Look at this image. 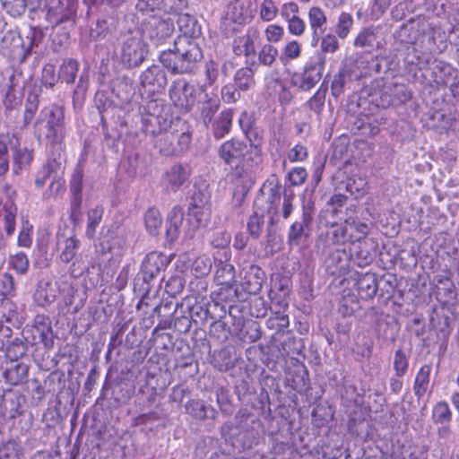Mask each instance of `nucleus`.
I'll return each instance as SVG.
<instances>
[{"mask_svg":"<svg viewBox=\"0 0 459 459\" xmlns=\"http://www.w3.org/2000/svg\"><path fill=\"white\" fill-rule=\"evenodd\" d=\"M224 165L230 167V177L238 184L253 182V169L262 162V151L257 144L231 138L222 143L217 151Z\"/></svg>","mask_w":459,"mask_h":459,"instance_id":"1","label":"nucleus"},{"mask_svg":"<svg viewBox=\"0 0 459 459\" xmlns=\"http://www.w3.org/2000/svg\"><path fill=\"white\" fill-rule=\"evenodd\" d=\"M190 30L174 40L173 48L161 52L160 62L172 74H192L203 59V51L195 39L189 37Z\"/></svg>","mask_w":459,"mask_h":459,"instance_id":"2","label":"nucleus"},{"mask_svg":"<svg viewBox=\"0 0 459 459\" xmlns=\"http://www.w3.org/2000/svg\"><path fill=\"white\" fill-rule=\"evenodd\" d=\"M34 134L39 141L46 140L50 151L64 152L65 136V108L59 105H50L41 109L34 123Z\"/></svg>","mask_w":459,"mask_h":459,"instance_id":"3","label":"nucleus"},{"mask_svg":"<svg viewBox=\"0 0 459 459\" xmlns=\"http://www.w3.org/2000/svg\"><path fill=\"white\" fill-rule=\"evenodd\" d=\"M169 257L160 252H151L143 259L140 272L134 279V292L141 299L137 307L148 305L145 299L154 287L157 278L169 264Z\"/></svg>","mask_w":459,"mask_h":459,"instance_id":"4","label":"nucleus"},{"mask_svg":"<svg viewBox=\"0 0 459 459\" xmlns=\"http://www.w3.org/2000/svg\"><path fill=\"white\" fill-rule=\"evenodd\" d=\"M314 215V203L310 200L303 201L301 218L290 225L288 232V244L290 247H299L310 237Z\"/></svg>","mask_w":459,"mask_h":459,"instance_id":"5","label":"nucleus"},{"mask_svg":"<svg viewBox=\"0 0 459 459\" xmlns=\"http://www.w3.org/2000/svg\"><path fill=\"white\" fill-rule=\"evenodd\" d=\"M325 63L326 57L322 54H317L316 58H312L306 64L300 75L292 78V84L302 91H310L322 79Z\"/></svg>","mask_w":459,"mask_h":459,"instance_id":"6","label":"nucleus"},{"mask_svg":"<svg viewBox=\"0 0 459 459\" xmlns=\"http://www.w3.org/2000/svg\"><path fill=\"white\" fill-rule=\"evenodd\" d=\"M148 53L147 46L139 35L127 36L121 46L120 59L128 68L139 66Z\"/></svg>","mask_w":459,"mask_h":459,"instance_id":"7","label":"nucleus"},{"mask_svg":"<svg viewBox=\"0 0 459 459\" xmlns=\"http://www.w3.org/2000/svg\"><path fill=\"white\" fill-rule=\"evenodd\" d=\"M174 32V22L170 18L150 16L143 24V35L154 45L162 44Z\"/></svg>","mask_w":459,"mask_h":459,"instance_id":"8","label":"nucleus"},{"mask_svg":"<svg viewBox=\"0 0 459 459\" xmlns=\"http://www.w3.org/2000/svg\"><path fill=\"white\" fill-rule=\"evenodd\" d=\"M170 100L179 109L188 112L192 109L196 100V90L186 79L175 80L169 91Z\"/></svg>","mask_w":459,"mask_h":459,"instance_id":"9","label":"nucleus"},{"mask_svg":"<svg viewBox=\"0 0 459 459\" xmlns=\"http://www.w3.org/2000/svg\"><path fill=\"white\" fill-rule=\"evenodd\" d=\"M32 45L33 41L30 42V48L24 49L23 41L19 32L10 30L4 34L1 39L0 51L8 58H20L23 62L30 54Z\"/></svg>","mask_w":459,"mask_h":459,"instance_id":"10","label":"nucleus"},{"mask_svg":"<svg viewBox=\"0 0 459 459\" xmlns=\"http://www.w3.org/2000/svg\"><path fill=\"white\" fill-rule=\"evenodd\" d=\"M192 169L186 163L172 165L163 175V185L166 191L177 192L190 178Z\"/></svg>","mask_w":459,"mask_h":459,"instance_id":"11","label":"nucleus"},{"mask_svg":"<svg viewBox=\"0 0 459 459\" xmlns=\"http://www.w3.org/2000/svg\"><path fill=\"white\" fill-rule=\"evenodd\" d=\"M140 82L148 92L159 93L167 86V74L160 66L152 65L141 74Z\"/></svg>","mask_w":459,"mask_h":459,"instance_id":"12","label":"nucleus"},{"mask_svg":"<svg viewBox=\"0 0 459 459\" xmlns=\"http://www.w3.org/2000/svg\"><path fill=\"white\" fill-rule=\"evenodd\" d=\"M64 152H56L51 151V157L37 173L35 185L38 187L45 186L48 179L53 180L57 178V174H62L64 169Z\"/></svg>","mask_w":459,"mask_h":459,"instance_id":"13","label":"nucleus"},{"mask_svg":"<svg viewBox=\"0 0 459 459\" xmlns=\"http://www.w3.org/2000/svg\"><path fill=\"white\" fill-rule=\"evenodd\" d=\"M260 40V33L256 28H248L247 32L233 40V52L237 56H251L255 55V46Z\"/></svg>","mask_w":459,"mask_h":459,"instance_id":"14","label":"nucleus"},{"mask_svg":"<svg viewBox=\"0 0 459 459\" xmlns=\"http://www.w3.org/2000/svg\"><path fill=\"white\" fill-rule=\"evenodd\" d=\"M308 22L312 30L311 45L316 47L326 30L327 18L325 12L317 6L308 11Z\"/></svg>","mask_w":459,"mask_h":459,"instance_id":"15","label":"nucleus"},{"mask_svg":"<svg viewBox=\"0 0 459 459\" xmlns=\"http://www.w3.org/2000/svg\"><path fill=\"white\" fill-rule=\"evenodd\" d=\"M355 285L360 299L370 300L377 295L378 290L377 274L373 273H357Z\"/></svg>","mask_w":459,"mask_h":459,"instance_id":"16","label":"nucleus"},{"mask_svg":"<svg viewBox=\"0 0 459 459\" xmlns=\"http://www.w3.org/2000/svg\"><path fill=\"white\" fill-rule=\"evenodd\" d=\"M325 263L330 274L341 276L349 269L350 257L344 249H335L329 254Z\"/></svg>","mask_w":459,"mask_h":459,"instance_id":"17","label":"nucleus"},{"mask_svg":"<svg viewBox=\"0 0 459 459\" xmlns=\"http://www.w3.org/2000/svg\"><path fill=\"white\" fill-rule=\"evenodd\" d=\"M179 304L174 301L172 298L162 299L160 303L153 309V314L160 317L159 326L161 329L172 327V316L177 313Z\"/></svg>","mask_w":459,"mask_h":459,"instance_id":"18","label":"nucleus"},{"mask_svg":"<svg viewBox=\"0 0 459 459\" xmlns=\"http://www.w3.org/2000/svg\"><path fill=\"white\" fill-rule=\"evenodd\" d=\"M233 121V110L230 108L222 110L211 124V133L216 140L224 138L230 134Z\"/></svg>","mask_w":459,"mask_h":459,"instance_id":"19","label":"nucleus"},{"mask_svg":"<svg viewBox=\"0 0 459 459\" xmlns=\"http://www.w3.org/2000/svg\"><path fill=\"white\" fill-rule=\"evenodd\" d=\"M435 296L443 307L454 306L457 299V291L455 283L448 278L440 279Z\"/></svg>","mask_w":459,"mask_h":459,"instance_id":"20","label":"nucleus"},{"mask_svg":"<svg viewBox=\"0 0 459 459\" xmlns=\"http://www.w3.org/2000/svg\"><path fill=\"white\" fill-rule=\"evenodd\" d=\"M258 420L259 419L247 409H240L235 415V425L233 426V424L230 422L223 424L221 429V434L225 438L228 437H230L234 430L239 431L243 428L248 427L252 421Z\"/></svg>","mask_w":459,"mask_h":459,"instance_id":"21","label":"nucleus"},{"mask_svg":"<svg viewBox=\"0 0 459 459\" xmlns=\"http://www.w3.org/2000/svg\"><path fill=\"white\" fill-rule=\"evenodd\" d=\"M263 432V424L260 420L252 421L248 427L243 428L238 432L244 448H251L257 445Z\"/></svg>","mask_w":459,"mask_h":459,"instance_id":"22","label":"nucleus"},{"mask_svg":"<svg viewBox=\"0 0 459 459\" xmlns=\"http://www.w3.org/2000/svg\"><path fill=\"white\" fill-rule=\"evenodd\" d=\"M184 221V211L180 206H174L169 213L166 236L169 241L176 240L180 233V228Z\"/></svg>","mask_w":459,"mask_h":459,"instance_id":"23","label":"nucleus"},{"mask_svg":"<svg viewBox=\"0 0 459 459\" xmlns=\"http://www.w3.org/2000/svg\"><path fill=\"white\" fill-rule=\"evenodd\" d=\"M264 278V271L256 265H251L246 272L245 290L249 294H257L262 290Z\"/></svg>","mask_w":459,"mask_h":459,"instance_id":"24","label":"nucleus"},{"mask_svg":"<svg viewBox=\"0 0 459 459\" xmlns=\"http://www.w3.org/2000/svg\"><path fill=\"white\" fill-rule=\"evenodd\" d=\"M186 411L196 420L215 419L216 410L201 400H191L186 404Z\"/></svg>","mask_w":459,"mask_h":459,"instance_id":"25","label":"nucleus"},{"mask_svg":"<svg viewBox=\"0 0 459 459\" xmlns=\"http://www.w3.org/2000/svg\"><path fill=\"white\" fill-rule=\"evenodd\" d=\"M142 122L143 132L152 136L160 135L163 131H166L170 125L167 117H143Z\"/></svg>","mask_w":459,"mask_h":459,"instance_id":"26","label":"nucleus"},{"mask_svg":"<svg viewBox=\"0 0 459 459\" xmlns=\"http://www.w3.org/2000/svg\"><path fill=\"white\" fill-rule=\"evenodd\" d=\"M11 149L13 151V166L17 169H22L30 165L32 160V153L26 147L21 148L18 138H15L14 143L10 141Z\"/></svg>","mask_w":459,"mask_h":459,"instance_id":"27","label":"nucleus"},{"mask_svg":"<svg viewBox=\"0 0 459 459\" xmlns=\"http://www.w3.org/2000/svg\"><path fill=\"white\" fill-rule=\"evenodd\" d=\"M431 366L423 365L418 371L414 385L413 391L418 399H420L428 391L430 380Z\"/></svg>","mask_w":459,"mask_h":459,"instance_id":"28","label":"nucleus"},{"mask_svg":"<svg viewBox=\"0 0 459 459\" xmlns=\"http://www.w3.org/2000/svg\"><path fill=\"white\" fill-rule=\"evenodd\" d=\"M206 97H208L206 95ZM221 106L220 100L217 97H209L200 106V117L205 126L214 119V116Z\"/></svg>","mask_w":459,"mask_h":459,"instance_id":"29","label":"nucleus"},{"mask_svg":"<svg viewBox=\"0 0 459 459\" xmlns=\"http://www.w3.org/2000/svg\"><path fill=\"white\" fill-rule=\"evenodd\" d=\"M237 358L228 348L221 349L218 351L213 359V367L221 372H227L236 366Z\"/></svg>","mask_w":459,"mask_h":459,"instance_id":"30","label":"nucleus"},{"mask_svg":"<svg viewBox=\"0 0 459 459\" xmlns=\"http://www.w3.org/2000/svg\"><path fill=\"white\" fill-rule=\"evenodd\" d=\"M374 242L372 240H364L359 242L356 251L358 265L360 267L371 264L375 258Z\"/></svg>","mask_w":459,"mask_h":459,"instance_id":"31","label":"nucleus"},{"mask_svg":"<svg viewBox=\"0 0 459 459\" xmlns=\"http://www.w3.org/2000/svg\"><path fill=\"white\" fill-rule=\"evenodd\" d=\"M39 104V100L38 95L29 94L25 103L22 121V123H18V125L15 126L16 128L22 130L31 123L36 112L38 111Z\"/></svg>","mask_w":459,"mask_h":459,"instance_id":"32","label":"nucleus"},{"mask_svg":"<svg viewBox=\"0 0 459 459\" xmlns=\"http://www.w3.org/2000/svg\"><path fill=\"white\" fill-rule=\"evenodd\" d=\"M204 207H212L211 193L208 190V186H204V187H200L195 186L188 209Z\"/></svg>","mask_w":459,"mask_h":459,"instance_id":"33","label":"nucleus"},{"mask_svg":"<svg viewBox=\"0 0 459 459\" xmlns=\"http://www.w3.org/2000/svg\"><path fill=\"white\" fill-rule=\"evenodd\" d=\"M247 11L240 0H230L226 6L227 19L236 23L245 22L247 18Z\"/></svg>","mask_w":459,"mask_h":459,"instance_id":"34","label":"nucleus"},{"mask_svg":"<svg viewBox=\"0 0 459 459\" xmlns=\"http://www.w3.org/2000/svg\"><path fill=\"white\" fill-rule=\"evenodd\" d=\"M188 217L195 228L207 227L212 217V207L188 209Z\"/></svg>","mask_w":459,"mask_h":459,"instance_id":"35","label":"nucleus"},{"mask_svg":"<svg viewBox=\"0 0 459 459\" xmlns=\"http://www.w3.org/2000/svg\"><path fill=\"white\" fill-rule=\"evenodd\" d=\"M29 373V367L24 363H18L6 370V380L13 385H20L26 381Z\"/></svg>","mask_w":459,"mask_h":459,"instance_id":"36","label":"nucleus"},{"mask_svg":"<svg viewBox=\"0 0 459 459\" xmlns=\"http://www.w3.org/2000/svg\"><path fill=\"white\" fill-rule=\"evenodd\" d=\"M237 87L241 91H247L255 85L254 71L250 67L238 69L234 76Z\"/></svg>","mask_w":459,"mask_h":459,"instance_id":"37","label":"nucleus"},{"mask_svg":"<svg viewBox=\"0 0 459 459\" xmlns=\"http://www.w3.org/2000/svg\"><path fill=\"white\" fill-rule=\"evenodd\" d=\"M204 83L201 89L204 91L207 87L212 86L220 75V65L214 60H208L204 66Z\"/></svg>","mask_w":459,"mask_h":459,"instance_id":"38","label":"nucleus"},{"mask_svg":"<svg viewBox=\"0 0 459 459\" xmlns=\"http://www.w3.org/2000/svg\"><path fill=\"white\" fill-rule=\"evenodd\" d=\"M4 104L6 111L8 112V117H11L13 113L17 111V108L22 104V95L18 92L14 87L10 85L8 90L5 92V96L4 99Z\"/></svg>","mask_w":459,"mask_h":459,"instance_id":"39","label":"nucleus"},{"mask_svg":"<svg viewBox=\"0 0 459 459\" xmlns=\"http://www.w3.org/2000/svg\"><path fill=\"white\" fill-rule=\"evenodd\" d=\"M326 92L327 86H325V82H323L320 88L307 102V106L308 107V108L316 115H320L321 112L323 111V108L325 107Z\"/></svg>","mask_w":459,"mask_h":459,"instance_id":"40","label":"nucleus"},{"mask_svg":"<svg viewBox=\"0 0 459 459\" xmlns=\"http://www.w3.org/2000/svg\"><path fill=\"white\" fill-rule=\"evenodd\" d=\"M432 420L435 423L447 424L452 420V412L446 402L437 403L432 411Z\"/></svg>","mask_w":459,"mask_h":459,"instance_id":"41","label":"nucleus"},{"mask_svg":"<svg viewBox=\"0 0 459 459\" xmlns=\"http://www.w3.org/2000/svg\"><path fill=\"white\" fill-rule=\"evenodd\" d=\"M157 137L155 145L160 149V153L163 155H170L175 152L173 142L176 139V135H174L173 133L163 131Z\"/></svg>","mask_w":459,"mask_h":459,"instance_id":"42","label":"nucleus"},{"mask_svg":"<svg viewBox=\"0 0 459 459\" xmlns=\"http://www.w3.org/2000/svg\"><path fill=\"white\" fill-rule=\"evenodd\" d=\"M145 226L152 235L158 234L159 229L162 224V217L159 210L155 208L149 209L144 216Z\"/></svg>","mask_w":459,"mask_h":459,"instance_id":"43","label":"nucleus"},{"mask_svg":"<svg viewBox=\"0 0 459 459\" xmlns=\"http://www.w3.org/2000/svg\"><path fill=\"white\" fill-rule=\"evenodd\" d=\"M80 241L75 237L66 238L64 241V247L60 253L62 262L67 264L71 262L79 248Z\"/></svg>","mask_w":459,"mask_h":459,"instance_id":"44","label":"nucleus"},{"mask_svg":"<svg viewBox=\"0 0 459 459\" xmlns=\"http://www.w3.org/2000/svg\"><path fill=\"white\" fill-rule=\"evenodd\" d=\"M353 232L349 224V220L345 221L344 225L336 226L331 231V240L333 243H344L347 241L352 242Z\"/></svg>","mask_w":459,"mask_h":459,"instance_id":"45","label":"nucleus"},{"mask_svg":"<svg viewBox=\"0 0 459 459\" xmlns=\"http://www.w3.org/2000/svg\"><path fill=\"white\" fill-rule=\"evenodd\" d=\"M4 230L7 236H12L15 231V217H16V212L17 208L16 205L13 203H6L4 205Z\"/></svg>","mask_w":459,"mask_h":459,"instance_id":"46","label":"nucleus"},{"mask_svg":"<svg viewBox=\"0 0 459 459\" xmlns=\"http://www.w3.org/2000/svg\"><path fill=\"white\" fill-rule=\"evenodd\" d=\"M349 76L350 72L346 68L339 69L331 83V93L333 97L338 98L344 92L347 77Z\"/></svg>","mask_w":459,"mask_h":459,"instance_id":"47","label":"nucleus"},{"mask_svg":"<svg viewBox=\"0 0 459 459\" xmlns=\"http://www.w3.org/2000/svg\"><path fill=\"white\" fill-rule=\"evenodd\" d=\"M212 269V261L206 255H200L192 263L191 271L197 277L209 274Z\"/></svg>","mask_w":459,"mask_h":459,"instance_id":"48","label":"nucleus"},{"mask_svg":"<svg viewBox=\"0 0 459 459\" xmlns=\"http://www.w3.org/2000/svg\"><path fill=\"white\" fill-rule=\"evenodd\" d=\"M78 71V64L74 59H69L64 62L59 70V77L66 83L74 82Z\"/></svg>","mask_w":459,"mask_h":459,"instance_id":"49","label":"nucleus"},{"mask_svg":"<svg viewBox=\"0 0 459 459\" xmlns=\"http://www.w3.org/2000/svg\"><path fill=\"white\" fill-rule=\"evenodd\" d=\"M278 49L271 44H264L258 52V62L264 66H272L276 61Z\"/></svg>","mask_w":459,"mask_h":459,"instance_id":"50","label":"nucleus"},{"mask_svg":"<svg viewBox=\"0 0 459 459\" xmlns=\"http://www.w3.org/2000/svg\"><path fill=\"white\" fill-rule=\"evenodd\" d=\"M353 25V18L348 13H342L339 16L335 28L336 35L341 39H345Z\"/></svg>","mask_w":459,"mask_h":459,"instance_id":"51","label":"nucleus"},{"mask_svg":"<svg viewBox=\"0 0 459 459\" xmlns=\"http://www.w3.org/2000/svg\"><path fill=\"white\" fill-rule=\"evenodd\" d=\"M221 284H230L235 278V268L231 264L221 262L216 271Z\"/></svg>","mask_w":459,"mask_h":459,"instance_id":"52","label":"nucleus"},{"mask_svg":"<svg viewBox=\"0 0 459 459\" xmlns=\"http://www.w3.org/2000/svg\"><path fill=\"white\" fill-rule=\"evenodd\" d=\"M185 287V280L180 275L171 276L165 283V291L169 298L175 297L181 293Z\"/></svg>","mask_w":459,"mask_h":459,"instance_id":"53","label":"nucleus"},{"mask_svg":"<svg viewBox=\"0 0 459 459\" xmlns=\"http://www.w3.org/2000/svg\"><path fill=\"white\" fill-rule=\"evenodd\" d=\"M209 334L212 338L218 341H226L230 334V328L224 321L216 320L212 323L209 329Z\"/></svg>","mask_w":459,"mask_h":459,"instance_id":"54","label":"nucleus"},{"mask_svg":"<svg viewBox=\"0 0 459 459\" xmlns=\"http://www.w3.org/2000/svg\"><path fill=\"white\" fill-rule=\"evenodd\" d=\"M301 53V47L298 41L293 40L289 42L283 48L280 60L283 65H286L290 60L298 58Z\"/></svg>","mask_w":459,"mask_h":459,"instance_id":"55","label":"nucleus"},{"mask_svg":"<svg viewBox=\"0 0 459 459\" xmlns=\"http://www.w3.org/2000/svg\"><path fill=\"white\" fill-rule=\"evenodd\" d=\"M102 209L95 208L88 212V223L86 235L89 238H92L95 235L96 228L99 226L102 219Z\"/></svg>","mask_w":459,"mask_h":459,"instance_id":"56","label":"nucleus"},{"mask_svg":"<svg viewBox=\"0 0 459 459\" xmlns=\"http://www.w3.org/2000/svg\"><path fill=\"white\" fill-rule=\"evenodd\" d=\"M289 316L280 310H276L274 316L270 317L267 322L268 327L276 332H283L289 326Z\"/></svg>","mask_w":459,"mask_h":459,"instance_id":"57","label":"nucleus"},{"mask_svg":"<svg viewBox=\"0 0 459 459\" xmlns=\"http://www.w3.org/2000/svg\"><path fill=\"white\" fill-rule=\"evenodd\" d=\"M320 50L319 54H322L325 56V54H333L335 53L339 48V41L335 35L326 34L325 36H322L320 39Z\"/></svg>","mask_w":459,"mask_h":459,"instance_id":"58","label":"nucleus"},{"mask_svg":"<svg viewBox=\"0 0 459 459\" xmlns=\"http://www.w3.org/2000/svg\"><path fill=\"white\" fill-rule=\"evenodd\" d=\"M376 39L374 30L371 28H365L355 38L354 46L359 48L372 47Z\"/></svg>","mask_w":459,"mask_h":459,"instance_id":"59","label":"nucleus"},{"mask_svg":"<svg viewBox=\"0 0 459 459\" xmlns=\"http://www.w3.org/2000/svg\"><path fill=\"white\" fill-rule=\"evenodd\" d=\"M264 220L263 215H259L256 212L249 217L247 222V230L249 235L254 238H258L263 230Z\"/></svg>","mask_w":459,"mask_h":459,"instance_id":"60","label":"nucleus"},{"mask_svg":"<svg viewBox=\"0 0 459 459\" xmlns=\"http://www.w3.org/2000/svg\"><path fill=\"white\" fill-rule=\"evenodd\" d=\"M143 117H167V114L164 112V106L162 101L159 100H150L143 108Z\"/></svg>","mask_w":459,"mask_h":459,"instance_id":"61","label":"nucleus"},{"mask_svg":"<svg viewBox=\"0 0 459 459\" xmlns=\"http://www.w3.org/2000/svg\"><path fill=\"white\" fill-rule=\"evenodd\" d=\"M0 459H20V447L18 444L10 440L0 447Z\"/></svg>","mask_w":459,"mask_h":459,"instance_id":"62","label":"nucleus"},{"mask_svg":"<svg viewBox=\"0 0 459 459\" xmlns=\"http://www.w3.org/2000/svg\"><path fill=\"white\" fill-rule=\"evenodd\" d=\"M394 368L397 377H403L408 369V359L403 349L395 351Z\"/></svg>","mask_w":459,"mask_h":459,"instance_id":"63","label":"nucleus"},{"mask_svg":"<svg viewBox=\"0 0 459 459\" xmlns=\"http://www.w3.org/2000/svg\"><path fill=\"white\" fill-rule=\"evenodd\" d=\"M350 227L351 228V232H353L352 242L358 241L361 242L362 239L366 238L368 232V227L366 223L356 221L354 220H349Z\"/></svg>","mask_w":459,"mask_h":459,"instance_id":"64","label":"nucleus"}]
</instances>
